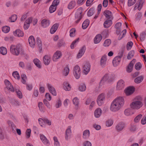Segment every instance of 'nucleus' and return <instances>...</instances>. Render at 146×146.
Returning a JSON list of instances; mask_svg holds the SVG:
<instances>
[{"label":"nucleus","instance_id":"obj_33","mask_svg":"<svg viewBox=\"0 0 146 146\" xmlns=\"http://www.w3.org/2000/svg\"><path fill=\"white\" fill-rule=\"evenodd\" d=\"M72 102L75 106L76 109H78L79 108V100L78 98L76 97L74 98L72 100Z\"/></svg>","mask_w":146,"mask_h":146},{"label":"nucleus","instance_id":"obj_32","mask_svg":"<svg viewBox=\"0 0 146 146\" xmlns=\"http://www.w3.org/2000/svg\"><path fill=\"white\" fill-rule=\"evenodd\" d=\"M70 72V68L68 65H67L64 67L62 71V74L63 76H67L69 74Z\"/></svg>","mask_w":146,"mask_h":146},{"label":"nucleus","instance_id":"obj_1","mask_svg":"<svg viewBox=\"0 0 146 146\" xmlns=\"http://www.w3.org/2000/svg\"><path fill=\"white\" fill-rule=\"evenodd\" d=\"M124 103L125 101L123 97H117L111 102L110 106V110L112 112H117L123 107Z\"/></svg>","mask_w":146,"mask_h":146},{"label":"nucleus","instance_id":"obj_20","mask_svg":"<svg viewBox=\"0 0 146 146\" xmlns=\"http://www.w3.org/2000/svg\"><path fill=\"white\" fill-rule=\"evenodd\" d=\"M43 62L45 65H48L51 61V56L50 55H45L43 58Z\"/></svg>","mask_w":146,"mask_h":146},{"label":"nucleus","instance_id":"obj_53","mask_svg":"<svg viewBox=\"0 0 146 146\" xmlns=\"http://www.w3.org/2000/svg\"><path fill=\"white\" fill-rule=\"evenodd\" d=\"M17 19V16L15 15L11 16L9 18V21L11 22H14Z\"/></svg>","mask_w":146,"mask_h":146},{"label":"nucleus","instance_id":"obj_18","mask_svg":"<svg viewBox=\"0 0 146 146\" xmlns=\"http://www.w3.org/2000/svg\"><path fill=\"white\" fill-rule=\"evenodd\" d=\"M136 60L135 59H133L130 63L129 65L127 66L126 71L127 72L129 73L132 72L133 68V65L136 62Z\"/></svg>","mask_w":146,"mask_h":146},{"label":"nucleus","instance_id":"obj_2","mask_svg":"<svg viewBox=\"0 0 146 146\" xmlns=\"http://www.w3.org/2000/svg\"><path fill=\"white\" fill-rule=\"evenodd\" d=\"M10 51L12 54L16 56H18L24 52V50L20 44L11 45L10 48Z\"/></svg>","mask_w":146,"mask_h":146},{"label":"nucleus","instance_id":"obj_56","mask_svg":"<svg viewBox=\"0 0 146 146\" xmlns=\"http://www.w3.org/2000/svg\"><path fill=\"white\" fill-rule=\"evenodd\" d=\"M136 0H128L127 5L130 7L133 5L136 2Z\"/></svg>","mask_w":146,"mask_h":146},{"label":"nucleus","instance_id":"obj_47","mask_svg":"<svg viewBox=\"0 0 146 146\" xmlns=\"http://www.w3.org/2000/svg\"><path fill=\"white\" fill-rule=\"evenodd\" d=\"M89 24V21L88 19H86L83 23L82 27L83 29H85L88 26Z\"/></svg>","mask_w":146,"mask_h":146},{"label":"nucleus","instance_id":"obj_39","mask_svg":"<svg viewBox=\"0 0 146 146\" xmlns=\"http://www.w3.org/2000/svg\"><path fill=\"white\" fill-rule=\"evenodd\" d=\"M7 53V50L6 48L1 46L0 47V54L3 55H5Z\"/></svg>","mask_w":146,"mask_h":146},{"label":"nucleus","instance_id":"obj_31","mask_svg":"<svg viewBox=\"0 0 146 146\" xmlns=\"http://www.w3.org/2000/svg\"><path fill=\"white\" fill-rule=\"evenodd\" d=\"M107 60V56L104 55L103 56L100 60V65L102 67H104L106 64Z\"/></svg>","mask_w":146,"mask_h":146},{"label":"nucleus","instance_id":"obj_35","mask_svg":"<svg viewBox=\"0 0 146 146\" xmlns=\"http://www.w3.org/2000/svg\"><path fill=\"white\" fill-rule=\"evenodd\" d=\"M62 101L60 98H58L54 103V106L56 108H60L62 106Z\"/></svg>","mask_w":146,"mask_h":146},{"label":"nucleus","instance_id":"obj_6","mask_svg":"<svg viewBox=\"0 0 146 146\" xmlns=\"http://www.w3.org/2000/svg\"><path fill=\"white\" fill-rule=\"evenodd\" d=\"M91 65L88 62L84 63L82 66V72L84 74L87 75L90 71Z\"/></svg>","mask_w":146,"mask_h":146},{"label":"nucleus","instance_id":"obj_17","mask_svg":"<svg viewBox=\"0 0 146 146\" xmlns=\"http://www.w3.org/2000/svg\"><path fill=\"white\" fill-rule=\"evenodd\" d=\"M13 34L15 36L17 37H23L24 36L23 32L19 29H17L13 32Z\"/></svg>","mask_w":146,"mask_h":146},{"label":"nucleus","instance_id":"obj_11","mask_svg":"<svg viewBox=\"0 0 146 146\" xmlns=\"http://www.w3.org/2000/svg\"><path fill=\"white\" fill-rule=\"evenodd\" d=\"M59 3V0H54L52 4L50 6L49 8V11L50 13L54 12L56 10L57 5Z\"/></svg>","mask_w":146,"mask_h":146},{"label":"nucleus","instance_id":"obj_30","mask_svg":"<svg viewBox=\"0 0 146 146\" xmlns=\"http://www.w3.org/2000/svg\"><path fill=\"white\" fill-rule=\"evenodd\" d=\"M59 26V24L56 23L53 25L51 28L50 32L51 34H53L57 31Z\"/></svg>","mask_w":146,"mask_h":146},{"label":"nucleus","instance_id":"obj_12","mask_svg":"<svg viewBox=\"0 0 146 146\" xmlns=\"http://www.w3.org/2000/svg\"><path fill=\"white\" fill-rule=\"evenodd\" d=\"M125 82L122 80H119L117 82L116 89L117 90H120L123 89L125 87Z\"/></svg>","mask_w":146,"mask_h":146},{"label":"nucleus","instance_id":"obj_41","mask_svg":"<svg viewBox=\"0 0 146 146\" xmlns=\"http://www.w3.org/2000/svg\"><path fill=\"white\" fill-rule=\"evenodd\" d=\"M10 102L13 106H18L19 105V103L14 99H11L10 100Z\"/></svg>","mask_w":146,"mask_h":146},{"label":"nucleus","instance_id":"obj_22","mask_svg":"<svg viewBox=\"0 0 146 146\" xmlns=\"http://www.w3.org/2000/svg\"><path fill=\"white\" fill-rule=\"evenodd\" d=\"M90 135V133L89 129H86L82 132V137L83 139H88Z\"/></svg>","mask_w":146,"mask_h":146},{"label":"nucleus","instance_id":"obj_3","mask_svg":"<svg viewBox=\"0 0 146 146\" xmlns=\"http://www.w3.org/2000/svg\"><path fill=\"white\" fill-rule=\"evenodd\" d=\"M143 103L139 100L135 101L132 102L130 104V106L131 109L134 110H138L141 107Z\"/></svg>","mask_w":146,"mask_h":146},{"label":"nucleus","instance_id":"obj_64","mask_svg":"<svg viewBox=\"0 0 146 146\" xmlns=\"http://www.w3.org/2000/svg\"><path fill=\"white\" fill-rule=\"evenodd\" d=\"M83 146H92L91 142L88 141H85L82 144Z\"/></svg>","mask_w":146,"mask_h":146},{"label":"nucleus","instance_id":"obj_21","mask_svg":"<svg viewBox=\"0 0 146 146\" xmlns=\"http://www.w3.org/2000/svg\"><path fill=\"white\" fill-rule=\"evenodd\" d=\"M144 3L143 0H140L138 1L136 3L134 8V10L138 9L140 11Z\"/></svg>","mask_w":146,"mask_h":146},{"label":"nucleus","instance_id":"obj_43","mask_svg":"<svg viewBox=\"0 0 146 146\" xmlns=\"http://www.w3.org/2000/svg\"><path fill=\"white\" fill-rule=\"evenodd\" d=\"M45 119H42L40 118L38 119L39 123L40 125L42 127H45L46 125H45Z\"/></svg>","mask_w":146,"mask_h":146},{"label":"nucleus","instance_id":"obj_63","mask_svg":"<svg viewBox=\"0 0 146 146\" xmlns=\"http://www.w3.org/2000/svg\"><path fill=\"white\" fill-rule=\"evenodd\" d=\"M70 102V100L68 99H65L63 102V104L65 108H67Z\"/></svg>","mask_w":146,"mask_h":146},{"label":"nucleus","instance_id":"obj_54","mask_svg":"<svg viewBox=\"0 0 146 146\" xmlns=\"http://www.w3.org/2000/svg\"><path fill=\"white\" fill-rule=\"evenodd\" d=\"M113 123V121L111 119L108 120L106 122V125L107 126L110 127L111 126Z\"/></svg>","mask_w":146,"mask_h":146},{"label":"nucleus","instance_id":"obj_7","mask_svg":"<svg viewBox=\"0 0 146 146\" xmlns=\"http://www.w3.org/2000/svg\"><path fill=\"white\" fill-rule=\"evenodd\" d=\"M82 9L81 7L78 9L75 14V19L76 23H78L82 19Z\"/></svg>","mask_w":146,"mask_h":146},{"label":"nucleus","instance_id":"obj_38","mask_svg":"<svg viewBox=\"0 0 146 146\" xmlns=\"http://www.w3.org/2000/svg\"><path fill=\"white\" fill-rule=\"evenodd\" d=\"M104 14L106 18L109 19H112L111 13L109 10H106L104 11Z\"/></svg>","mask_w":146,"mask_h":146},{"label":"nucleus","instance_id":"obj_60","mask_svg":"<svg viewBox=\"0 0 146 146\" xmlns=\"http://www.w3.org/2000/svg\"><path fill=\"white\" fill-rule=\"evenodd\" d=\"M141 64L139 62H137L136 63L135 65V68L138 70H139L141 69Z\"/></svg>","mask_w":146,"mask_h":146},{"label":"nucleus","instance_id":"obj_52","mask_svg":"<svg viewBox=\"0 0 146 146\" xmlns=\"http://www.w3.org/2000/svg\"><path fill=\"white\" fill-rule=\"evenodd\" d=\"M111 40L110 39H107L104 41L103 45L105 47H108L111 44Z\"/></svg>","mask_w":146,"mask_h":146},{"label":"nucleus","instance_id":"obj_57","mask_svg":"<svg viewBox=\"0 0 146 146\" xmlns=\"http://www.w3.org/2000/svg\"><path fill=\"white\" fill-rule=\"evenodd\" d=\"M134 52L133 51L131 50L130 51L127 56V58L128 59H130L133 57L134 55Z\"/></svg>","mask_w":146,"mask_h":146},{"label":"nucleus","instance_id":"obj_48","mask_svg":"<svg viewBox=\"0 0 146 146\" xmlns=\"http://www.w3.org/2000/svg\"><path fill=\"white\" fill-rule=\"evenodd\" d=\"M86 89V85L83 84H82L79 85V90L81 92H84L85 91Z\"/></svg>","mask_w":146,"mask_h":146},{"label":"nucleus","instance_id":"obj_13","mask_svg":"<svg viewBox=\"0 0 146 146\" xmlns=\"http://www.w3.org/2000/svg\"><path fill=\"white\" fill-rule=\"evenodd\" d=\"M40 138L42 142L44 145L47 146H49L50 145V141L44 135L42 134H40Z\"/></svg>","mask_w":146,"mask_h":146},{"label":"nucleus","instance_id":"obj_40","mask_svg":"<svg viewBox=\"0 0 146 146\" xmlns=\"http://www.w3.org/2000/svg\"><path fill=\"white\" fill-rule=\"evenodd\" d=\"M33 62L35 65L38 68H41V63L40 61L37 58H35L33 60Z\"/></svg>","mask_w":146,"mask_h":146},{"label":"nucleus","instance_id":"obj_46","mask_svg":"<svg viewBox=\"0 0 146 146\" xmlns=\"http://www.w3.org/2000/svg\"><path fill=\"white\" fill-rule=\"evenodd\" d=\"M79 38H78L72 42L70 46V48L71 49H73L74 48V47L77 45V43L79 42Z\"/></svg>","mask_w":146,"mask_h":146},{"label":"nucleus","instance_id":"obj_5","mask_svg":"<svg viewBox=\"0 0 146 146\" xmlns=\"http://www.w3.org/2000/svg\"><path fill=\"white\" fill-rule=\"evenodd\" d=\"M81 73L80 67L78 65L75 66L73 70V74L75 78L77 79L80 78Z\"/></svg>","mask_w":146,"mask_h":146},{"label":"nucleus","instance_id":"obj_27","mask_svg":"<svg viewBox=\"0 0 146 146\" xmlns=\"http://www.w3.org/2000/svg\"><path fill=\"white\" fill-rule=\"evenodd\" d=\"M121 61V57L118 56L115 57L113 60V66L116 67L119 65Z\"/></svg>","mask_w":146,"mask_h":146},{"label":"nucleus","instance_id":"obj_10","mask_svg":"<svg viewBox=\"0 0 146 146\" xmlns=\"http://www.w3.org/2000/svg\"><path fill=\"white\" fill-rule=\"evenodd\" d=\"M71 128V126H68L65 131L64 136L65 139L66 140H68L71 138L72 135Z\"/></svg>","mask_w":146,"mask_h":146},{"label":"nucleus","instance_id":"obj_29","mask_svg":"<svg viewBox=\"0 0 146 146\" xmlns=\"http://www.w3.org/2000/svg\"><path fill=\"white\" fill-rule=\"evenodd\" d=\"M102 38V36L100 34L97 35L94 39V44H97L100 42Z\"/></svg>","mask_w":146,"mask_h":146},{"label":"nucleus","instance_id":"obj_14","mask_svg":"<svg viewBox=\"0 0 146 146\" xmlns=\"http://www.w3.org/2000/svg\"><path fill=\"white\" fill-rule=\"evenodd\" d=\"M135 88L133 86L127 87L125 90V92L127 96L132 94L135 91Z\"/></svg>","mask_w":146,"mask_h":146},{"label":"nucleus","instance_id":"obj_50","mask_svg":"<svg viewBox=\"0 0 146 146\" xmlns=\"http://www.w3.org/2000/svg\"><path fill=\"white\" fill-rule=\"evenodd\" d=\"M146 37V33L145 31L142 32L140 35V39L141 41H143Z\"/></svg>","mask_w":146,"mask_h":146},{"label":"nucleus","instance_id":"obj_24","mask_svg":"<svg viewBox=\"0 0 146 146\" xmlns=\"http://www.w3.org/2000/svg\"><path fill=\"white\" fill-rule=\"evenodd\" d=\"M46 86L50 92L53 95L56 96V90L52 85L49 84H47Z\"/></svg>","mask_w":146,"mask_h":146},{"label":"nucleus","instance_id":"obj_4","mask_svg":"<svg viewBox=\"0 0 146 146\" xmlns=\"http://www.w3.org/2000/svg\"><path fill=\"white\" fill-rule=\"evenodd\" d=\"M105 100L106 94L105 93H102L99 95L96 99L97 102L98 106H101L103 104Z\"/></svg>","mask_w":146,"mask_h":146},{"label":"nucleus","instance_id":"obj_28","mask_svg":"<svg viewBox=\"0 0 146 146\" xmlns=\"http://www.w3.org/2000/svg\"><path fill=\"white\" fill-rule=\"evenodd\" d=\"M86 50L85 46H84L82 47L79 50L77 55V58H81L84 55Z\"/></svg>","mask_w":146,"mask_h":146},{"label":"nucleus","instance_id":"obj_51","mask_svg":"<svg viewBox=\"0 0 146 146\" xmlns=\"http://www.w3.org/2000/svg\"><path fill=\"white\" fill-rule=\"evenodd\" d=\"M10 27L7 26L3 27L2 28V31L5 33H8L10 31Z\"/></svg>","mask_w":146,"mask_h":146},{"label":"nucleus","instance_id":"obj_59","mask_svg":"<svg viewBox=\"0 0 146 146\" xmlns=\"http://www.w3.org/2000/svg\"><path fill=\"white\" fill-rule=\"evenodd\" d=\"M76 30L75 29H71L70 31V36L71 37H73L75 35Z\"/></svg>","mask_w":146,"mask_h":146},{"label":"nucleus","instance_id":"obj_23","mask_svg":"<svg viewBox=\"0 0 146 146\" xmlns=\"http://www.w3.org/2000/svg\"><path fill=\"white\" fill-rule=\"evenodd\" d=\"M28 40L30 46L32 48H34L36 42L34 37L33 36H31L29 38Z\"/></svg>","mask_w":146,"mask_h":146},{"label":"nucleus","instance_id":"obj_44","mask_svg":"<svg viewBox=\"0 0 146 146\" xmlns=\"http://www.w3.org/2000/svg\"><path fill=\"white\" fill-rule=\"evenodd\" d=\"M143 79V76H140L137 77L135 78L134 80V82L137 84H139L142 81Z\"/></svg>","mask_w":146,"mask_h":146},{"label":"nucleus","instance_id":"obj_55","mask_svg":"<svg viewBox=\"0 0 146 146\" xmlns=\"http://www.w3.org/2000/svg\"><path fill=\"white\" fill-rule=\"evenodd\" d=\"M21 82L24 84H26V80H27V76L25 74H23L21 75Z\"/></svg>","mask_w":146,"mask_h":146},{"label":"nucleus","instance_id":"obj_19","mask_svg":"<svg viewBox=\"0 0 146 146\" xmlns=\"http://www.w3.org/2000/svg\"><path fill=\"white\" fill-rule=\"evenodd\" d=\"M62 88L65 91H69L71 90V86L68 82L65 81L62 84Z\"/></svg>","mask_w":146,"mask_h":146},{"label":"nucleus","instance_id":"obj_36","mask_svg":"<svg viewBox=\"0 0 146 146\" xmlns=\"http://www.w3.org/2000/svg\"><path fill=\"white\" fill-rule=\"evenodd\" d=\"M124 113L125 116H129L132 115L133 114V112L132 110L128 108L124 110Z\"/></svg>","mask_w":146,"mask_h":146},{"label":"nucleus","instance_id":"obj_45","mask_svg":"<svg viewBox=\"0 0 146 146\" xmlns=\"http://www.w3.org/2000/svg\"><path fill=\"white\" fill-rule=\"evenodd\" d=\"M53 139L54 142V146H60V143L56 137L54 136L53 137Z\"/></svg>","mask_w":146,"mask_h":146},{"label":"nucleus","instance_id":"obj_15","mask_svg":"<svg viewBox=\"0 0 146 146\" xmlns=\"http://www.w3.org/2000/svg\"><path fill=\"white\" fill-rule=\"evenodd\" d=\"M41 26L43 28L48 27L50 24V21L48 19H44L41 20L40 23Z\"/></svg>","mask_w":146,"mask_h":146},{"label":"nucleus","instance_id":"obj_42","mask_svg":"<svg viewBox=\"0 0 146 146\" xmlns=\"http://www.w3.org/2000/svg\"><path fill=\"white\" fill-rule=\"evenodd\" d=\"M76 5V3L74 1H70L68 5V8L70 9L74 8Z\"/></svg>","mask_w":146,"mask_h":146},{"label":"nucleus","instance_id":"obj_37","mask_svg":"<svg viewBox=\"0 0 146 146\" xmlns=\"http://www.w3.org/2000/svg\"><path fill=\"white\" fill-rule=\"evenodd\" d=\"M112 24V22L111 19H107L104 23V26L105 28H108L110 27Z\"/></svg>","mask_w":146,"mask_h":146},{"label":"nucleus","instance_id":"obj_61","mask_svg":"<svg viewBox=\"0 0 146 146\" xmlns=\"http://www.w3.org/2000/svg\"><path fill=\"white\" fill-rule=\"evenodd\" d=\"M31 129H27L26 132V136L27 139L29 138L31 136Z\"/></svg>","mask_w":146,"mask_h":146},{"label":"nucleus","instance_id":"obj_49","mask_svg":"<svg viewBox=\"0 0 146 146\" xmlns=\"http://www.w3.org/2000/svg\"><path fill=\"white\" fill-rule=\"evenodd\" d=\"M13 76L16 79L19 80L20 77L19 74L17 71H16L13 72L12 73Z\"/></svg>","mask_w":146,"mask_h":146},{"label":"nucleus","instance_id":"obj_26","mask_svg":"<svg viewBox=\"0 0 146 146\" xmlns=\"http://www.w3.org/2000/svg\"><path fill=\"white\" fill-rule=\"evenodd\" d=\"M102 113V111L100 108L96 109L94 112V117L96 118H98L100 117Z\"/></svg>","mask_w":146,"mask_h":146},{"label":"nucleus","instance_id":"obj_16","mask_svg":"<svg viewBox=\"0 0 146 146\" xmlns=\"http://www.w3.org/2000/svg\"><path fill=\"white\" fill-rule=\"evenodd\" d=\"M4 82L6 88L12 92H14V90L13 86L8 80L5 79Z\"/></svg>","mask_w":146,"mask_h":146},{"label":"nucleus","instance_id":"obj_8","mask_svg":"<svg viewBox=\"0 0 146 146\" xmlns=\"http://www.w3.org/2000/svg\"><path fill=\"white\" fill-rule=\"evenodd\" d=\"M113 80L114 78L111 75L106 74L101 80L100 83L103 84L105 82H111Z\"/></svg>","mask_w":146,"mask_h":146},{"label":"nucleus","instance_id":"obj_62","mask_svg":"<svg viewBox=\"0 0 146 146\" xmlns=\"http://www.w3.org/2000/svg\"><path fill=\"white\" fill-rule=\"evenodd\" d=\"M94 12V10L93 8H91L88 11L87 13L88 16L90 17L93 15Z\"/></svg>","mask_w":146,"mask_h":146},{"label":"nucleus","instance_id":"obj_25","mask_svg":"<svg viewBox=\"0 0 146 146\" xmlns=\"http://www.w3.org/2000/svg\"><path fill=\"white\" fill-rule=\"evenodd\" d=\"M32 18H29L25 21L24 25V28L25 30L27 29L30 26V24L32 22Z\"/></svg>","mask_w":146,"mask_h":146},{"label":"nucleus","instance_id":"obj_58","mask_svg":"<svg viewBox=\"0 0 146 146\" xmlns=\"http://www.w3.org/2000/svg\"><path fill=\"white\" fill-rule=\"evenodd\" d=\"M15 91L18 97L20 99L22 98L23 95L21 92L18 89L16 90Z\"/></svg>","mask_w":146,"mask_h":146},{"label":"nucleus","instance_id":"obj_9","mask_svg":"<svg viewBox=\"0 0 146 146\" xmlns=\"http://www.w3.org/2000/svg\"><path fill=\"white\" fill-rule=\"evenodd\" d=\"M62 56V52L60 50H57L54 52L52 56V60L54 62H57Z\"/></svg>","mask_w":146,"mask_h":146},{"label":"nucleus","instance_id":"obj_34","mask_svg":"<svg viewBox=\"0 0 146 146\" xmlns=\"http://www.w3.org/2000/svg\"><path fill=\"white\" fill-rule=\"evenodd\" d=\"M125 124L122 122L119 123L116 127V129L118 131H121L124 127Z\"/></svg>","mask_w":146,"mask_h":146}]
</instances>
